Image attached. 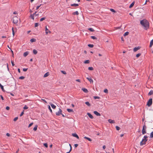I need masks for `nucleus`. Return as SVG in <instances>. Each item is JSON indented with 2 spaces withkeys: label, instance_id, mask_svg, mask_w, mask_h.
<instances>
[{
  "label": "nucleus",
  "instance_id": "nucleus-1",
  "mask_svg": "<svg viewBox=\"0 0 153 153\" xmlns=\"http://www.w3.org/2000/svg\"><path fill=\"white\" fill-rule=\"evenodd\" d=\"M140 24L143 27L144 29L147 30L149 27V23L146 19H144L140 21Z\"/></svg>",
  "mask_w": 153,
  "mask_h": 153
},
{
  "label": "nucleus",
  "instance_id": "nucleus-2",
  "mask_svg": "<svg viewBox=\"0 0 153 153\" xmlns=\"http://www.w3.org/2000/svg\"><path fill=\"white\" fill-rule=\"evenodd\" d=\"M147 138L148 137L147 136H144V138L142 140V141L140 142V145L141 146H143V145H145L146 144V142L147 141Z\"/></svg>",
  "mask_w": 153,
  "mask_h": 153
},
{
  "label": "nucleus",
  "instance_id": "nucleus-3",
  "mask_svg": "<svg viewBox=\"0 0 153 153\" xmlns=\"http://www.w3.org/2000/svg\"><path fill=\"white\" fill-rule=\"evenodd\" d=\"M19 20V19L17 16H14L13 18V22L14 23L16 24H17Z\"/></svg>",
  "mask_w": 153,
  "mask_h": 153
},
{
  "label": "nucleus",
  "instance_id": "nucleus-4",
  "mask_svg": "<svg viewBox=\"0 0 153 153\" xmlns=\"http://www.w3.org/2000/svg\"><path fill=\"white\" fill-rule=\"evenodd\" d=\"M146 125L144 124L143 126L142 130V133L143 134H144L146 133Z\"/></svg>",
  "mask_w": 153,
  "mask_h": 153
},
{
  "label": "nucleus",
  "instance_id": "nucleus-5",
  "mask_svg": "<svg viewBox=\"0 0 153 153\" xmlns=\"http://www.w3.org/2000/svg\"><path fill=\"white\" fill-rule=\"evenodd\" d=\"M152 98L149 99V101H148L147 104V105L149 107L152 104Z\"/></svg>",
  "mask_w": 153,
  "mask_h": 153
},
{
  "label": "nucleus",
  "instance_id": "nucleus-6",
  "mask_svg": "<svg viewBox=\"0 0 153 153\" xmlns=\"http://www.w3.org/2000/svg\"><path fill=\"white\" fill-rule=\"evenodd\" d=\"M62 111L61 109L59 108V111L56 113V115L57 116H59L61 114H62Z\"/></svg>",
  "mask_w": 153,
  "mask_h": 153
},
{
  "label": "nucleus",
  "instance_id": "nucleus-7",
  "mask_svg": "<svg viewBox=\"0 0 153 153\" xmlns=\"http://www.w3.org/2000/svg\"><path fill=\"white\" fill-rule=\"evenodd\" d=\"M36 12L34 13H33V14H31L30 15V18L33 19V20L34 19V17L35 16V15L36 14Z\"/></svg>",
  "mask_w": 153,
  "mask_h": 153
},
{
  "label": "nucleus",
  "instance_id": "nucleus-8",
  "mask_svg": "<svg viewBox=\"0 0 153 153\" xmlns=\"http://www.w3.org/2000/svg\"><path fill=\"white\" fill-rule=\"evenodd\" d=\"M94 114H95V115H96L97 116H100V114L97 112L96 111H94Z\"/></svg>",
  "mask_w": 153,
  "mask_h": 153
},
{
  "label": "nucleus",
  "instance_id": "nucleus-9",
  "mask_svg": "<svg viewBox=\"0 0 153 153\" xmlns=\"http://www.w3.org/2000/svg\"><path fill=\"white\" fill-rule=\"evenodd\" d=\"M48 33H51V32L48 30V29L47 27V26H46L45 27V33H46V34H48Z\"/></svg>",
  "mask_w": 153,
  "mask_h": 153
},
{
  "label": "nucleus",
  "instance_id": "nucleus-10",
  "mask_svg": "<svg viewBox=\"0 0 153 153\" xmlns=\"http://www.w3.org/2000/svg\"><path fill=\"white\" fill-rule=\"evenodd\" d=\"M87 114L90 118L93 119L94 118L93 116L90 113H88Z\"/></svg>",
  "mask_w": 153,
  "mask_h": 153
},
{
  "label": "nucleus",
  "instance_id": "nucleus-11",
  "mask_svg": "<svg viewBox=\"0 0 153 153\" xmlns=\"http://www.w3.org/2000/svg\"><path fill=\"white\" fill-rule=\"evenodd\" d=\"M140 49V47H135L134 48L133 51L134 52H136L138 50H139Z\"/></svg>",
  "mask_w": 153,
  "mask_h": 153
},
{
  "label": "nucleus",
  "instance_id": "nucleus-12",
  "mask_svg": "<svg viewBox=\"0 0 153 153\" xmlns=\"http://www.w3.org/2000/svg\"><path fill=\"white\" fill-rule=\"evenodd\" d=\"M108 122L111 123H115V121L114 120H112L111 119H109Z\"/></svg>",
  "mask_w": 153,
  "mask_h": 153
},
{
  "label": "nucleus",
  "instance_id": "nucleus-13",
  "mask_svg": "<svg viewBox=\"0 0 153 153\" xmlns=\"http://www.w3.org/2000/svg\"><path fill=\"white\" fill-rule=\"evenodd\" d=\"M72 136L75 137H76L77 139H79V137L78 135L76 133L72 134Z\"/></svg>",
  "mask_w": 153,
  "mask_h": 153
},
{
  "label": "nucleus",
  "instance_id": "nucleus-14",
  "mask_svg": "<svg viewBox=\"0 0 153 153\" xmlns=\"http://www.w3.org/2000/svg\"><path fill=\"white\" fill-rule=\"evenodd\" d=\"M86 78L89 81V82H90L91 83L92 82V83L93 82V80L91 78H89L88 77H87Z\"/></svg>",
  "mask_w": 153,
  "mask_h": 153
},
{
  "label": "nucleus",
  "instance_id": "nucleus-15",
  "mask_svg": "<svg viewBox=\"0 0 153 153\" xmlns=\"http://www.w3.org/2000/svg\"><path fill=\"white\" fill-rule=\"evenodd\" d=\"M50 104L52 108H53L54 109L56 108V106L54 104H53L52 103H50Z\"/></svg>",
  "mask_w": 153,
  "mask_h": 153
},
{
  "label": "nucleus",
  "instance_id": "nucleus-16",
  "mask_svg": "<svg viewBox=\"0 0 153 153\" xmlns=\"http://www.w3.org/2000/svg\"><path fill=\"white\" fill-rule=\"evenodd\" d=\"M82 90L85 93H86L88 92V91L87 89H86V88H83L82 89Z\"/></svg>",
  "mask_w": 153,
  "mask_h": 153
},
{
  "label": "nucleus",
  "instance_id": "nucleus-17",
  "mask_svg": "<svg viewBox=\"0 0 153 153\" xmlns=\"http://www.w3.org/2000/svg\"><path fill=\"white\" fill-rule=\"evenodd\" d=\"M49 75V73L48 72L46 73L44 75V77H46Z\"/></svg>",
  "mask_w": 153,
  "mask_h": 153
},
{
  "label": "nucleus",
  "instance_id": "nucleus-18",
  "mask_svg": "<svg viewBox=\"0 0 153 153\" xmlns=\"http://www.w3.org/2000/svg\"><path fill=\"white\" fill-rule=\"evenodd\" d=\"M153 45V39H152L150 42V45H149V47H151L152 46V45Z\"/></svg>",
  "mask_w": 153,
  "mask_h": 153
},
{
  "label": "nucleus",
  "instance_id": "nucleus-19",
  "mask_svg": "<svg viewBox=\"0 0 153 153\" xmlns=\"http://www.w3.org/2000/svg\"><path fill=\"white\" fill-rule=\"evenodd\" d=\"M67 111L69 112H73L74 111L72 109H67Z\"/></svg>",
  "mask_w": 153,
  "mask_h": 153
},
{
  "label": "nucleus",
  "instance_id": "nucleus-20",
  "mask_svg": "<svg viewBox=\"0 0 153 153\" xmlns=\"http://www.w3.org/2000/svg\"><path fill=\"white\" fill-rule=\"evenodd\" d=\"M79 6L78 4H71V6H72V7H73V6L76 7V6Z\"/></svg>",
  "mask_w": 153,
  "mask_h": 153
},
{
  "label": "nucleus",
  "instance_id": "nucleus-21",
  "mask_svg": "<svg viewBox=\"0 0 153 153\" xmlns=\"http://www.w3.org/2000/svg\"><path fill=\"white\" fill-rule=\"evenodd\" d=\"M36 41V39H34V38L32 39H31L30 40V42H35Z\"/></svg>",
  "mask_w": 153,
  "mask_h": 153
},
{
  "label": "nucleus",
  "instance_id": "nucleus-22",
  "mask_svg": "<svg viewBox=\"0 0 153 153\" xmlns=\"http://www.w3.org/2000/svg\"><path fill=\"white\" fill-rule=\"evenodd\" d=\"M84 138L85 139H86L88 140H89L90 141H92L91 139V138H89V137H84Z\"/></svg>",
  "mask_w": 153,
  "mask_h": 153
},
{
  "label": "nucleus",
  "instance_id": "nucleus-23",
  "mask_svg": "<svg viewBox=\"0 0 153 153\" xmlns=\"http://www.w3.org/2000/svg\"><path fill=\"white\" fill-rule=\"evenodd\" d=\"M28 52H26L24 53L23 55L25 57H26L28 55Z\"/></svg>",
  "mask_w": 153,
  "mask_h": 153
},
{
  "label": "nucleus",
  "instance_id": "nucleus-24",
  "mask_svg": "<svg viewBox=\"0 0 153 153\" xmlns=\"http://www.w3.org/2000/svg\"><path fill=\"white\" fill-rule=\"evenodd\" d=\"M79 13L77 11H76L74 13H73L72 14L73 15H78L79 14Z\"/></svg>",
  "mask_w": 153,
  "mask_h": 153
},
{
  "label": "nucleus",
  "instance_id": "nucleus-25",
  "mask_svg": "<svg viewBox=\"0 0 153 153\" xmlns=\"http://www.w3.org/2000/svg\"><path fill=\"white\" fill-rule=\"evenodd\" d=\"M149 95H151L152 94L153 95V91H151L148 93Z\"/></svg>",
  "mask_w": 153,
  "mask_h": 153
},
{
  "label": "nucleus",
  "instance_id": "nucleus-26",
  "mask_svg": "<svg viewBox=\"0 0 153 153\" xmlns=\"http://www.w3.org/2000/svg\"><path fill=\"white\" fill-rule=\"evenodd\" d=\"M0 87H1L2 91H4V89L3 86V85H1V83H0Z\"/></svg>",
  "mask_w": 153,
  "mask_h": 153
},
{
  "label": "nucleus",
  "instance_id": "nucleus-27",
  "mask_svg": "<svg viewBox=\"0 0 153 153\" xmlns=\"http://www.w3.org/2000/svg\"><path fill=\"white\" fill-rule=\"evenodd\" d=\"M33 52L34 54H36L37 53V51L36 50L34 49L33 50Z\"/></svg>",
  "mask_w": 153,
  "mask_h": 153
},
{
  "label": "nucleus",
  "instance_id": "nucleus-28",
  "mask_svg": "<svg viewBox=\"0 0 153 153\" xmlns=\"http://www.w3.org/2000/svg\"><path fill=\"white\" fill-rule=\"evenodd\" d=\"M90 63V61L88 60H86L84 62V63L85 64H88Z\"/></svg>",
  "mask_w": 153,
  "mask_h": 153
},
{
  "label": "nucleus",
  "instance_id": "nucleus-29",
  "mask_svg": "<svg viewBox=\"0 0 153 153\" xmlns=\"http://www.w3.org/2000/svg\"><path fill=\"white\" fill-rule=\"evenodd\" d=\"M134 2H132L129 6V7L130 8H131L134 5Z\"/></svg>",
  "mask_w": 153,
  "mask_h": 153
},
{
  "label": "nucleus",
  "instance_id": "nucleus-30",
  "mask_svg": "<svg viewBox=\"0 0 153 153\" xmlns=\"http://www.w3.org/2000/svg\"><path fill=\"white\" fill-rule=\"evenodd\" d=\"M37 127L38 126L37 125H36L33 129V130L36 131L37 129Z\"/></svg>",
  "mask_w": 153,
  "mask_h": 153
},
{
  "label": "nucleus",
  "instance_id": "nucleus-31",
  "mask_svg": "<svg viewBox=\"0 0 153 153\" xmlns=\"http://www.w3.org/2000/svg\"><path fill=\"white\" fill-rule=\"evenodd\" d=\"M88 30L94 32V30L92 28H90L88 29Z\"/></svg>",
  "mask_w": 153,
  "mask_h": 153
},
{
  "label": "nucleus",
  "instance_id": "nucleus-32",
  "mask_svg": "<svg viewBox=\"0 0 153 153\" xmlns=\"http://www.w3.org/2000/svg\"><path fill=\"white\" fill-rule=\"evenodd\" d=\"M85 104L87 105L88 106H90V104L88 102H85Z\"/></svg>",
  "mask_w": 153,
  "mask_h": 153
},
{
  "label": "nucleus",
  "instance_id": "nucleus-33",
  "mask_svg": "<svg viewBox=\"0 0 153 153\" xmlns=\"http://www.w3.org/2000/svg\"><path fill=\"white\" fill-rule=\"evenodd\" d=\"M150 138H152L153 137V131H152L150 133Z\"/></svg>",
  "mask_w": 153,
  "mask_h": 153
},
{
  "label": "nucleus",
  "instance_id": "nucleus-34",
  "mask_svg": "<svg viewBox=\"0 0 153 153\" xmlns=\"http://www.w3.org/2000/svg\"><path fill=\"white\" fill-rule=\"evenodd\" d=\"M88 69L89 70L92 71L94 70V68L92 67H89L88 68Z\"/></svg>",
  "mask_w": 153,
  "mask_h": 153
},
{
  "label": "nucleus",
  "instance_id": "nucleus-35",
  "mask_svg": "<svg viewBox=\"0 0 153 153\" xmlns=\"http://www.w3.org/2000/svg\"><path fill=\"white\" fill-rule=\"evenodd\" d=\"M91 38L94 39H97V38L96 37L93 36H91Z\"/></svg>",
  "mask_w": 153,
  "mask_h": 153
},
{
  "label": "nucleus",
  "instance_id": "nucleus-36",
  "mask_svg": "<svg viewBox=\"0 0 153 153\" xmlns=\"http://www.w3.org/2000/svg\"><path fill=\"white\" fill-rule=\"evenodd\" d=\"M88 46L90 48H92L94 47V45L92 44H88Z\"/></svg>",
  "mask_w": 153,
  "mask_h": 153
},
{
  "label": "nucleus",
  "instance_id": "nucleus-37",
  "mask_svg": "<svg viewBox=\"0 0 153 153\" xmlns=\"http://www.w3.org/2000/svg\"><path fill=\"white\" fill-rule=\"evenodd\" d=\"M104 92L106 93H108V90L107 89H105L104 90Z\"/></svg>",
  "mask_w": 153,
  "mask_h": 153
},
{
  "label": "nucleus",
  "instance_id": "nucleus-38",
  "mask_svg": "<svg viewBox=\"0 0 153 153\" xmlns=\"http://www.w3.org/2000/svg\"><path fill=\"white\" fill-rule=\"evenodd\" d=\"M45 17H43V18H41L40 19V22H42V21H43V20H45Z\"/></svg>",
  "mask_w": 153,
  "mask_h": 153
},
{
  "label": "nucleus",
  "instance_id": "nucleus-39",
  "mask_svg": "<svg viewBox=\"0 0 153 153\" xmlns=\"http://www.w3.org/2000/svg\"><path fill=\"white\" fill-rule=\"evenodd\" d=\"M94 99H100V97L98 96H94Z\"/></svg>",
  "mask_w": 153,
  "mask_h": 153
},
{
  "label": "nucleus",
  "instance_id": "nucleus-40",
  "mask_svg": "<svg viewBox=\"0 0 153 153\" xmlns=\"http://www.w3.org/2000/svg\"><path fill=\"white\" fill-rule=\"evenodd\" d=\"M25 78V77H24L23 76H21L19 78V79H24Z\"/></svg>",
  "mask_w": 153,
  "mask_h": 153
},
{
  "label": "nucleus",
  "instance_id": "nucleus-41",
  "mask_svg": "<svg viewBox=\"0 0 153 153\" xmlns=\"http://www.w3.org/2000/svg\"><path fill=\"white\" fill-rule=\"evenodd\" d=\"M116 128L117 130L119 131L120 130V128L118 126H116Z\"/></svg>",
  "mask_w": 153,
  "mask_h": 153
},
{
  "label": "nucleus",
  "instance_id": "nucleus-42",
  "mask_svg": "<svg viewBox=\"0 0 153 153\" xmlns=\"http://www.w3.org/2000/svg\"><path fill=\"white\" fill-rule=\"evenodd\" d=\"M48 108L50 110V111L51 112H52V110L51 109V108L49 105L48 106Z\"/></svg>",
  "mask_w": 153,
  "mask_h": 153
},
{
  "label": "nucleus",
  "instance_id": "nucleus-43",
  "mask_svg": "<svg viewBox=\"0 0 153 153\" xmlns=\"http://www.w3.org/2000/svg\"><path fill=\"white\" fill-rule=\"evenodd\" d=\"M43 145L46 148H47L48 147V144L47 143H44Z\"/></svg>",
  "mask_w": 153,
  "mask_h": 153
},
{
  "label": "nucleus",
  "instance_id": "nucleus-44",
  "mask_svg": "<svg viewBox=\"0 0 153 153\" xmlns=\"http://www.w3.org/2000/svg\"><path fill=\"white\" fill-rule=\"evenodd\" d=\"M141 55V54L140 53H139L136 54V57H139Z\"/></svg>",
  "mask_w": 153,
  "mask_h": 153
},
{
  "label": "nucleus",
  "instance_id": "nucleus-45",
  "mask_svg": "<svg viewBox=\"0 0 153 153\" xmlns=\"http://www.w3.org/2000/svg\"><path fill=\"white\" fill-rule=\"evenodd\" d=\"M110 10L112 12L115 13L116 11L113 9H110Z\"/></svg>",
  "mask_w": 153,
  "mask_h": 153
},
{
  "label": "nucleus",
  "instance_id": "nucleus-46",
  "mask_svg": "<svg viewBox=\"0 0 153 153\" xmlns=\"http://www.w3.org/2000/svg\"><path fill=\"white\" fill-rule=\"evenodd\" d=\"M128 32H126L124 34V36H126V35H128Z\"/></svg>",
  "mask_w": 153,
  "mask_h": 153
},
{
  "label": "nucleus",
  "instance_id": "nucleus-47",
  "mask_svg": "<svg viewBox=\"0 0 153 153\" xmlns=\"http://www.w3.org/2000/svg\"><path fill=\"white\" fill-rule=\"evenodd\" d=\"M18 119V117H16L14 119L13 121H16Z\"/></svg>",
  "mask_w": 153,
  "mask_h": 153
},
{
  "label": "nucleus",
  "instance_id": "nucleus-48",
  "mask_svg": "<svg viewBox=\"0 0 153 153\" xmlns=\"http://www.w3.org/2000/svg\"><path fill=\"white\" fill-rule=\"evenodd\" d=\"M35 24V27H37L39 26V23H36Z\"/></svg>",
  "mask_w": 153,
  "mask_h": 153
},
{
  "label": "nucleus",
  "instance_id": "nucleus-49",
  "mask_svg": "<svg viewBox=\"0 0 153 153\" xmlns=\"http://www.w3.org/2000/svg\"><path fill=\"white\" fill-rule=\"evenodd\" d=\"M11 64H12V65L13 66H14L15 65V64H14L13 61H11Z\"/></svg>",
  "mask_w": 153,
  "mask_h": 153
},
{
  "label": "nucleus",
  "instance_id": "nucleus-50",
  "mask_svg": "<svg viewBox=\"0 0 153 153\" xmlns=\"http://www.w3.org/2000/svg\"><path fill=\"white\" fill-rule=\"evenodd\" d=\"M61 72L64 74H66V72L64 71H61Z\"/></svg>",
  "mask_w": 153,
  "mask_h": 153
},
{
  "label": "nucleus",
  "instance_id": "nucleus-51",
  "mask_svg": "<svg viewBox=\"0 0 153 153\" xmlns=\"http://www.w3.org/2000/svg\"><path fill=\"white\" fill-rule=\"evenodd\" d=\"M28 108V107L26 105H25L23 108L24 109H27Z\"/></svg>",
  "mask_w": 153,
  "mask_h": 153
},
{
  "label": "nucleus",
  "instance_id": "nucleus-52",
  "mask_svg": "<svg viewBox=\"0 0 153 153\" xmlns=\"http://www.w3.org/2000/svg\"><path fill=\"white\" fill-rule=\"evenodd\" d=\"M33 124V123H30V124L28 126V127H30V126H31Z\"/></svg>",
  "mask_w": 153,
  "mask_h": 153
},
{
  "label": "nucleus",
  "instance_id": "nucleus-53",
  "mask_svg": "<svg viewBox=\"0 0 153 153\" xmlns=\"http://www.w3.org/2000/svg\"><path fill=\"white\" fill-rule=\"evenodd\" d=\"M10 109V107L9 106H7L6 108V109L7 110H9Z\"/></svg>",
  "mask_w": 153,
  "mask_h": 153
},
{
  "label": "nucleus",
  "instance_id": "nucleus-54",
  "mask_svg": "<svg viewBox=\"0 0 153 153\" xmlns=\"http://www.w3.org/2000/svg\"><path fill=\"white\" fill-rule=\"evenodd\" d=\"M24 111H23L22 112V113H21V114L20 115V116H22L24 114Z\"/></svg>",
  "mask_w": 153,
  "mask_h": 153
},
{
  "label": "nucleus",
  "instance_id": "nucleus-55",
  "mask_svg": "<svg viewBox=\"0 0 153 153\" xmlns=\"http://www.w3.org/2000/svg\"><path fill=\"white\" fill-rule=\"evenodd\" d=\"M69 146H70V151H71L72 150V146H71V144H69Z\"/></svg>",
  "mask_w": 153,
  "mask_h": 153
},
{
  "label": "nucleus",
  "instance_id": "nucleus-56",
  "mask_svg": "<svg viewBox=\"0 0 153 153\" xmlns=\"http://www.w3.org/2000/svg\"><path fill=\"white\" fill-rule=\"evenodd\" d=\"M27 68H24L23 69V71H27Z\"/></svg>",
  "mask_w": 153,
  "mask_h": 153
},
{
  "label": "nucleus",
  "instance_id": "nucleus-57",
  "mask_svg": "<svg viewBox=\"0 0 153 153\" xmlns=\"http://www.w3.org/2000/svg\"><path fill=\"white\" fill-rule=\"evenodd\" d=\"M12 30L13 34V36H14V30H13V27L12 28Z\"/></svg>",
  "mask_w": 153,
  "mask_h": 153
},
{
  "label": "nucleus",
  "instance_id": "nucleus-58",
  "mask_svg": "<svg viewBox=\"0 0 153 153\" xmlns=\"http://www.w3.org/2000/svg\"><path fill=\"white\" fill-rule=\"evenodd\" d=\"M6 135H7V136L8 137H10V134H9V133H7L6 134Z\"/></svg>",
  "mask_w": 153,
  "mask_h": 153
},
{
  "label": "nucleus",
  "instance_id": "nucleus-59",
  "mask_svg": "<svg viewBox=\"0 0 153 153\" xmlns=\"http://www.w3.org/2000/svg\"><path fill=\"white\" fill-rule=\"evenodd\" d=\"M41 5L38 6L36 7V10H37L40 6Z\"/></svg>",
  "mask_w": 153,
  "mask_h": 153
},
{
  "label": "nucleus",
  "instance_id": "nucleus-60",
  "mask_svg": "<svg viewBox=\"0 0 153 153\" xmlns=\"http://www.w3.org/2000/svg\"><path fill=\"white\" fill-rule=\"evenodd\" d=\"M78 144H74L75 147L76 148L78 146Z\"/></svg>",
  "mask_w": 153,
  "mask_h": 153
},
{
  "label": "nucleus",
  "instance_id": "nucleus-61",
  "mask_svg": "<svg viewBox=\"0 0 153 153\" xmlns=\"http://www.w3.org/2000/svg\"><path fill=\"white\" fill-rule=\"evenodd\" d=\"M42 100L45 103H46L47 101L44 99H42Z\"/></svg>",
  "mask_w": 153,
  "mask_h": 153
},
{
  "label": "nucleus",
  "instance_id": "nucleus-62",
  "mask_svg": "<svg viewBox=\"0 0 153 153\" xmlns=\"http://www.w3.org/2000/svg\"><path fill=\"white\" fill-rule=\"evenodd\" d=\"M103 149H105L106 148V146L105 145H104L102 147Z\"/></svg>",
  "mask_w": 153,
  "mask_h": 153
},
{
  "label": "nucleus",
  "instance_id": "nucleus-63",
  "mask_svg": "<svg viewBox=\"0 0 153 153\" xmlns=\"http://www.w3.org/2000/svg\"><path fill=\"white\" fill-rule=\"evenodd\" d=\"M1 99L3 100H4L3 97H2V95H1Z\"/></svg>",
  "mask_w": 153,
  "mask_h": 153
},
{
  "label": "nucleus",
  "instance_id": "nucleus-64",
  "mask_svg": "<svg viewBox=\"0 0 153 153\" xmlns=\"http://www.w3.org/2000/svg\"><path fill=\"white\" fill-rule=\"evenodd\" d=\"M18 71L19 72V73H20V69L19 68H18Z\"/></svg>",
  "mask_w": 153,
  "mask_h": 153
}]
</instances>
